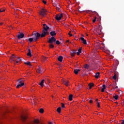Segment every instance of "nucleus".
<instances>
[{
    "instance_id": "1",
    "label": "nucleus",
    "mask_w": 124,
    "mask_h": 124,
    "mask_svg": "<svg viewBox=\"0 0 124 124\" xmlns=\"http://www.w3.org/2000/svg\"><path fill=\"white\" fill-rule=\"evenodd\" d=\"M43 29L42 30V33L40 34L36 31H34L32 33V36H34L35 39H34V41H37V40L39 38V37H45L46 35H49V32H48V30L50 29L49 26H47L46 24H43Z\"/></svg>"
},
{
    "instance_id": "2",
    "label": "nucleus",
    "mask_w": 124,
    "mask_h": 124,
    "mask_svg": "<svg viewBox=\"0 0 124 124\" xmlns=\"http://www.w3.org/2000/svg\"><path fill=\"white\" fill-rule=\"evenodd\" d=\"M20 119L23 123V124H40L39 120H35L34 122H29L27 119H28V116L27 115H21Z\"/></svg>"
},
{
    "instance_id": "3",
    "label": "nucleus",
    "mask_w": 124,
    "mask_h": 124,
    "mask_svg": "<svg viewBox=\"0 0 124 124\" xmlns=\"http://www.w3.org/2000/svg\"><path fill=\"white\" fill-rule=\"evenodd\" d=\"M46 12H47V10L44 9H42L39 12V15H41L42 17H44L46 15Z\"/></svg>"
},
{
    "instance_id": "4",
    "label": "nucleus",
    "mask_w": 124,
    "mask_h": 124,
    "mask_svg": "<svg viewBox=\"0 0 124 124\" xmlns=\"http://www.w3.org/2000/svg\"><path fill=\"white\" fill-rule=\"evenodd\" d=\"M47 42L50 44H53V42H56V38L55 37L49 38Z\"/></svg>"
},
{
    "instance_id": "5",
    "label": "nucleus",
    "mask_w": 124,
    "mask_h": 124,
    "mask_svg": "<svg viewBox=\"0 0 124 124\" xmlns=\"http://www.w3.org/2000/svg\"><path fill=\"white\" fill-rule=\"evenodd\" d=\"M62 18V14H61V15H56L55 16V19L57 21H61Z\"/></svg>"
},
{
    "instance_id": "6",
    "label": "nucleus",
    "mask_w": 124,
    "mask_h": 124,
    "mask_svg": "<svg viewBox=\"0 0 124 124\" xmlns=\"http://www.w3.org/2000/svg\"><path fill=\"white\" fill-rule=\"evenodd\" d=\"M24 36H25L24 33H21L17 35V38L18 39H21V38H24Z\"/></svg>"
},
{
    "instance_id": "7",
    "label": "nucleus",
    "mask_w": 124,
    "mask_h": 124,
    "mask_svg": "<svg viewBox=\"0 0 124 124\" xmlns=\"http://www.w3.org/2000/svg\"><path fill=\"white\" fill-rule=\"evenodd\" d=\"M62 82L64 84L65 86H66L67 87L68 86L69 84V81H65L63 79H62Z\"/></svg>"
},
{
    "instance_id": "8",
    "label": "nucleus",
    "mask_w": 124,
    "mask_h": 124,
    "mask_svg": "<svg viewBox=\"0 0 124 124\" xmlns=\"http://www.w3.org/2000/svg\"><path fill=\"white\" fill-rule=\"evenodd\" d=\"M49 33H50L51 36H52V37H54L57 35V33H56V31H50Z\"/></svg>"
},
{
    "instance_id": "9",
    "label": "nucleus",
    "mask_w": 124,
    "mask_h": 124,
    "mask_svg": "<svg viewBox=\"0 0 124 124\" xmlns=\"http://www.w3.org/2000/svg\"><path fill=\"white\" fill-rule=\"evenodd\" d=\"M80 40H81L82 43H83V44H84L85 45H86L87 44V40H86L85 39V38H83V37H81L80 38Z\"/></svg>"
},
{
    "instance_id": "10",
    "label": "nucleus",
    "mask_w": 124,
    "mask_h": 124,
    "mask_svg": "<svg viewBox=\"0 0 124 124\" xmlns=\"http://www.w3.org/2000/svg\"><path fill=\"white\" fill-rule=\"evenodd\" d=\"M99 28L100 29V30H96V32H97L98 34H101V29H102V27L99 25Z\"/></svg>"
},
{
    "instance_id": "11",
    "label": "nucleus",
    "mask_w": 124,
    "mask_h": 124,
    "mask_svg": "<svg viewBox=\"0 0 124 124\" xmlns=\"http://www.w3.org/2000/svg\"><path fill=\"white\" fill-rule=\"evenodd\" d=\"M17 61L16 60V61H14L16 63H18V62H22V59H20V58L17 57Z\"/></svg>"
},
{
    "instance_id": "12",
    "label": "nucleus",
    "mask_w": 124,
    "mask_h": 124,
    "mask_svg": "<svg viewBox=\"0 0 124 124\" xmlns=\"http://www.w3.org/2000/svg\"><path fill=\"white\" fill-rule=\"evenodd\" d=\"M25 85L24 83H22L21 84L18 83V84L16 86V89H19V88H21V87H23Z\"/></svg>"
},
{
    "instance_id": "13",
    "label": "nucleus",
    "mask_w": 124,
    "mask_h": 124,
    "mask_svg": "<svg viewBox=\"0 0 124 124\" xmlns=\"http://www.w3.org/2000/svg\"><path fill=\"white\" fill-rule=\"evenodd\" d=\"M12 58H11V60L12 61V62H16V60L14 59L15 58H17V56L14 55V54H13L12 55Z\"/></svg>"
},
{
    "instance_id": "14",
    "label": "nucleus",
    "mask_w": 124,
    "mask_h": 124,
    "mask_svg": "<svg viewBox=\"0 0 124 124\" xmlns=\"http://www.w3.org/2000/svg\"><path fill=\"white\" fill-rule=\"evenodd\" d=\"M110 86L112 87L113 89H118V86H117V83H116L114 84H110Z\"/></svg>"
},
{
    "instance_id": "15",
    "label": "nucleus",
    "mask_w": 124,
    "mask_h": 124,
    "mask_svg": "<svg viewBox=\"0 0 124 124\" xmlns=\"http://www.w3.org/2000/svg\"><path fill=\"white\" fill-rule=\"evenodd\" d=\"M44 82H45V80L43 79L39 83L40 86H41L42 88H43V86H44Z\"/></svg>"
},
{
    "instance_id": "16",
    "label": "nucleus",
    "mask_w": 124,
    "mask_h": 124,
    "mask_svg": "<svg viewBox=\"0 0 124 124\" xmlns=\"http://www.w3.org/2000/svg\"><path fill=\"white\" fill-rule=\"evenodd\" d=\"M75 54H76V50H73L71 52V56H72V57H74V56H75Z\"/></svg>"
},
{
    "instance_id": "17",
    "label": "nucleus",
    "mask_w": 124,
    "mask_h": 124,
    "mask_svg": "<svg viewBox=\"0 0 124 124\" xmlns=\"http://www.w3.org/2000/svg\"><path fill=\"white\" fill-rule=\"evenodd\" d=\"M63 59V57H62V56H60L58 58V60L59 61V62H62V60Z\"/></svg>"
},
{
    "instance_id": "18",
    "label": "nucleus",
    "mask_w": 124,
    "mask_h": 124,
    "mask_svg": "<svg viewBox=\"0 0 124 124\" xmlns=\"http://www.w3.org/2000/svg\"><path fill=\"white\" fill-rule=\"evenodd\" d=\"M27 56L29 57H31V49H28V53H27Z\"/></svg>"
},
{
    "instance_id": "19",
    "label": "nucleus",
    "mask_w": 124,
    "mask_h": 124,
    "mask_svg": "<svg viewBox=\"0 0 124 124\" xmlns=\"http://www.w3.org/2000/svg\"><path fill=\"white\" fill-rule=\"evenodd\" d=\"M17 82H18V84H22V83H24V80H23L22 78H20L17 80Z\"/></svg>"
},
{
    "instance_id": "20",
    "label": "nucleus",
    "mask_w": 124,
    "mask_h": 124,
    "mask_svg": "<svg viewBox=\"0 0 124 124\" xmlns=\"http://www.w3.org/2000/svg\"><path fill=\"white\" fill-rule=\"evenodd\" d=\"M106 89V85L105 84L103 85V88H102L101 92L102 93L104 92V90Z\"/></svg>"
},
{
    "instance_id": "21",
    "label": "nucleus",
    "mask_w": 124,
    "mask_h": 124,
    "mask_svg": "<svg viewBox=\"0 0 124 124\" xmlns=\"http://www.w3.org/2000/svg\"><path fill=\"white\" fill-rule=\"evenodd\" d=\"M37 73H41V67L39 66L38 69L37 70Z\"/></svg>"
},
{
    "instance_id": "22",
    "label": "nucleus",
    "mask_w": 124,
    "mask_h": 124,
    "mask_svg": "<svg viewBox=\"0 0 124 124\" xmlns=\"http://www.w3.org/2000/svg\"><path fill=\"white\" fill-rule=\"evenodd\" d=\"M74 73L76 74H78L79 72V71H80V69H74Z\"/></svg>"
},
{
    "instance_id": "23",
    "label": "nucleus",
    "mask_w": 124,
    "mask_h": 124,
    "mask_svg": "<svg viewBox=\"0 0 124 124\" xmlns=\"http://www.w3.org/2000/svg\"><path fill=\"white\" fill-rule=\"evenodd\" d=\"M61 109H62V108L61 107L57 108V112H58V113H59V114H61Z\"/></svg>"
},
{
    "instance_id": "24",
    "label": "nucleus",
    "mask_w": 124,
    "mask_h": 124,
    "mask_svg": "<svg viewBox=\"0 0 124 124\" xmlns=\"http://www.w3.org/2000/svg\"><path fill=\"white\" fill-rule=\"evenodd\" d=\"M100 74L99 73V72H97L96 73V74H95V78L97 79L98 78V77H99V75Z\"/></svg>"
},
{
    "instance_id": "25",
    "label": "nucleus",
    "mask_w": 124,
    "mask_h": 124,
    "mask_svg": "<svg viewBox=\"0 0 124 124\" xmlns=\"http://www.w3.org/2000/svg\"><path fill=\"white\" fill-rule=\"evenodd\" d=\"M73 97V95L72 94H70L69 96V100H70V101H71L72 100Z\"/></svg>"
},
{
    "instance_id": "26",
    "label": "nucleus",
    "mask_w": 124,
    "mask_h": 124,
    "mask_svg": "<svg viewBox=\"0 0 124 124\" xmlns=\"http://www.w3.org/2000/svg\"><path fill=\"white\" fill-rule=\"evenodd\" d=\"M113 98H114V99H115V100H118V99L119 98V95H115L113 96Z\"/></svg>"
},
{
    "instance_id": "27",
    "label": "nucleus",
    "mask_w": 124,
    "mask_h": 124,
    "mask_svg": "<svg viewBox=\"0 0 124 124\" xmlns=\"http://www.w3.org/2000/svg\"><path fill=\"white\" fill-rule=\"evenodd\" d=\"M49 48H54V47H55V46H54V45H53V44H50L49 45Z\"/></svg>"
},
{
    "instance_id": "28",
    "label": "nucleus",
    "mask_w": 124,
    "mask_h": 124,
    "mask_svg": "<svg viewBox=\"0 0 124 124\" xmlns=\"http://www.w3.org/2000/svg\"><path fill=\"white\" fill-rule=\"evenodd\" d=\"M89 67H90V66L88 65V64H86L84 65V68H85V69H88Z\"/></svg>"
},
{
    "instance_id": "29",
    "label": "nucleus",
    "mask_w": 124,
    "mask_h": 124,
    "mask_svg": "<svg viewBox=\"0 0 124 124\" xmlns=\"http://www.w3.org/2000/svg\"><path fill=\"white\" fill-rule=\"evenodd\" d=\"M39 112H40V113L42 114V113H44V109H43V108H40L39 109Z\"/></svg>"
},
{
    "instance_id": "30",
    "label": "nucleus",
    "mask_w": 124,
    "mask_h": 124,
    "mask_svg": "<svg viewBox=\"0 0 124 124\" xmlns=\"http://www.w3.org/2000/svg\"><path fill=\"white\" fill-rule=\"evenodd\" d=\"M112 78L114 80H116V79H117V75L116 73H115V75L113 76Z\"/></svg>"
},
{
    "instance_id": "31",
    "label": "nucleus",
    "mask_w": 124,
    "mask_h": 124,
    "mask_svg": "<svg viewBox=\"0 0 124 124\" xmlns=\"http://www.w3.org/2000/svg\"><path fill=\"white\" fill-rule=\"evenodd\" d=\"M25 64H27V65H30L31 66V62H24Z\"/></svg>"
},
{
    "instance_id": "32",
    "label": "nucleus",
    "mask_w": 124,
    "mask_h": 124,
    "mask_svg": "<svg viewBox=\"0 0 124 124\" xmlns=\"http://www.w3.org/2000/svg\"><path fill=\"white\" fill-rule=\"evenodd\" d=\"M55 42L56 44H57V45H60V44H61V42H60V41L59 40L56 41Z\"/></svg>"
},
{
    "instance_id": "33",
    "label": "nucleus",
    "mask_w": 124,
    "mask_h": 124,
    "mask_svg": "<svg viewBox=\"0 0 124 124\" xmlns=\"http://www.w3.org/2000/svg\"><path fill=\"white\" fill-rule=\"evenodd\" d=\"M29 41H30V42H32V41H33V38H30L29 39Z\"/></svg>"
},
{
    "instance_id": "34",
    "label": "nucleus",
    "mask_w": 124,
    "mask_h": 124,
    "mask_svg": "<svg viewBox=\"0 0 124 124\" xmlns=\"http://www.w3.org/2000/svg\"><path fill=\"white\" fill-rule=\"evenodd\" d=\"M92 13H94V14H95V15H96V16H98V13L95 11L94 12H92Z\"/></svg>"
},
{
    "instance_id": "35",
    "label": "nucleus",
    "mask_w": 124,
    "mask_h": 124,
    "mask_svg": "<svg viewBox=\"0 0 124 124\" xmlns=\"http://www.w3.org/2000/svg\"><path fill=\"white\" fill-rule=\"evenodd\" d=\"M82 87V85H80L79 86H78V88L77 89V90L79 91V90H80V89H81Z\"/></svg>"
},
{
    "instance_id": "36",
    "label": "nucleus",
    "mask_w": 124,
    "mask_h": 124,
    "mask_svg": "<svg viewBox=\"0 0 124 124\" xmlns=\"http://www.w3.org/2000/svg\"><path fill=\"white\" fill-rule=\"evenodd\" d=\"M78 52H79V53H82V48H79V49H78Z\"/></svg>"
},
{
    "instance_id": "37",
    "label": "nucleus",
    "mask_w": 124,
    "mask_h": 124,
    "mask_svg": "<svg viewBox=\"0 0 124 124\" xmlns=\"http://www.w3.org/2000/svg\"><path fill=\"white\" fill-rule=\"evenodd\" d=\"M47 59H48V58L45 57H43L42 58V60H43L44 61H46L47 60Z\"/></svg>"
},
{
    "instance_id": "38",
    "label": "nucleus",
    "mask_w": 124,
    "mask_h": 124,
    "mask_svg": "<svg viewBox=\"0 0 124 124\" xmlns=\"http://www.w3.org/2000/svg\"><path fill=\"white\" fill-rule=\"evenodd\" d=\"M62 107V108H65V106L63 104V103H61Z\"/></svg>"
},
{
    "instance_id": "39",
    "label": "nucleus",
    "mask_w": 124,
    "mask_h": 124,
    "mask_svg": "<svg viewBox=\"0 0 124 124\" xmlns=\"http://www.w3.org/2000/svg\"><path fill=\"white\" fill-rule=\"evenodd\" d=\"M95 21H96V17H95L94 19L93 20V23H95Z\"/></svg>"
},
{
    "instance_id": "40",
    "label": "nucleus",
    "mask_w": 124,
    "mask_h": 124,
    "mask_svg": "<svg viewBox=\"0 0 124 124\" xmlns=\"http://www.w3.org/2000/svg\"><path fill=\"white\" fill-rule=\"evenodd\" d=\"M5 11V10L4 9H0V13H1V12H4Z\"/></svg>"
},
{
    "instance_id": "41",
    "label": "nucleus",
    "mask_w": 124,
    "mask_h": 124,
    "mask_svg": "<svg viewBox=\"0 0 124 124\" xmlns=\"http://www.w3.org/2000/svg\"><path fill=\"white\" fill-rule=\"evenodd\" d=\"M57 10H58V11L61 12V9L60 8V7H57Z\"/></svg>"
},
{
    "instance_id": "42",
    "label": "nucleus",
    "mask_w": 124,
    "mask_h": 124,
    "mask_svg": "<svg viewBox=\"0 0 124 124\" xmlns=\"http://www.w3.org/2000/svg\"><path fill=\"white\" fill-rule=\"evenodd\" d=\"M97 107L100 108V105L99 104V102H97Z\"/></svg>"
},
{
    "instance_id": "43",
    "label": "nucleus",
    "mask_w": 124,
    "mask_h": 124,
    "mask_svg": "<svg viewBox=\"0 0 124 124\" xmlns=\"http://www.w3.org/2000/svg\"><path fill=\"white\" fill-rule=\"evenodd\" d=\"M43 3H44V4H46L47 3V2H46V1H45L44 0H43Z\"/></svg>"
},
{
    "instance_id": "44",
    "label": "nucleus",
    "mask_w": 124,
    "mask_h": 124,
    "mask_svg": "<svg viewBox=\"0 0 124 124\" xmlns=\"http://www.w3.org/2000/svg\"><path fill=\"white\" fill-rule=\"evenodd\" d=\"M89 86H90L91 87H93V83H90V84H89Z\"/></svg>"
},
{
    "instance_id": "45",
    "label": "nucleus",
    "mask_w": 124,
    "mask_h": 124,
    "mask_svg": "<svg viewBox=\"0 0 124 124\" xmlns=\"http://www.w3.org/2000/svg\"><path fill=\"white\" fill-rule=\"evenodd\" d=\"M33 101L34 102V104H35V103H37V101L36 100H33Z\"/></svg>"
},
{
    "instance_id": "46",
    "label": "nucleus",
    "mask_w": 124,
    "mask_h": 124,
    "mask_svg": "<svg viewBox=\"0 0 124 124\" xmlns=\"http://www.w3.org/2000/svg\"><path fill=\"white\" fill-rule=\"evenodd\" d=\"M70 32H71V31H69V33H68V34L69 36H72V34H70Z\"/></svg>"
},
{
    "instance_id": "47",
    "label": "nucleus",
    "mask_w": 124,
    "mask_h": 124,
    "mask_svg": "<svg viewBox=\"0 0 124 124\" xmlns=\"http://www.w3.org/2000/svg\"><path fill=\"white\" fill-rule=\"evenodd\" d=\"M81 52H77V55H78V56H79V55H80Z\"/></svg>"
},
{
    "instance_id": "48",
    "label": "nucleus",
    "mask_w": 124,
    "mask_h": 124,
    "mask_svg": "<svg viewBox=\"0 0 124 124\" xmlns=\"http://www.w3.org/2000/svg\"><path fill=\"white\" fill-rule=\"evenodd\" d=\"M78 12H79V13H82V12H84V11H81L78 10Z\"/></svg>"
},
{
    "instance_id": "49",
    "label": "nucleus",
    "mask_w": 124,
    "mask_h": 124,
    "mask_svg": "<svg viewBox=\"0 0 124 124\" xmlns=\"http://www.w3.org/2000/svg\"><path fill=\"white\" fill-rule=\"evenodd\" d=\"M89 102H90V103H93V100H90L89 101Z\"/></svg>"
},
{
    "instance_id": "50",
    "label": "nucleus",
    "mask_w": 124,
    "mask_h": 124,
    "mask_svg": "<svg viewBox=\"0 0 124 124\" xmlns=\"http://www.w3.org/2000/svg\"><path fill=\"white\" fill-rule=\"evenodd\" d=\"M0 26H2V25H3V23H2V22L0 23Z\"/></svg>"
},
{
    "instance_id": "51",
    "label": "nucleus",
    "mask_w": 124,
    "mask_h": 124,
    "mask_svg": "<svg viewBox=\"0 0 124 124\" xmlns=\"http://www.w3.org/2000/svg\"><path fill=\"white\" fill-rule=\"evenodd\" d=\"M121 124H124V120H123L122 123H121Z\"/></svg>"
},
{
    "instance_id": "52",
    "label": "nucleus",
    "mask_w": 124,
    "mask_h": 124,
    "mask_svg": "<svg viewBox=\"0 0 124 124\" xmlns=\"http://www.w3.org/2000/svg\"><path fill=\"white\" fill-rule=\"evenodd\" d=\"M67 42H69V40H68L66 41V43H67Z\"/></svg>"
},
{
    "instance_id": "53",
    "label": "nucleus",
    "mask_w": 124,
    "mask_h": 124,
    "mask_svg": "<svg viewBox=\"0 0 124 124\" xmlns=\"http://www.w3.org/2000/svg\"><path fill=\"white\" fill-rule=\"evenodd\" d=\"M92 89V86H89V90H91Z\"/></svg>"
},
{
    "instance_id": "54",
    "label": "nucleus",
    "mask_w": 124,
    "mask_h": 124,
    "mask_svg": "<svg viewBox=\"0 0 124 124\" xmlns=\"http://www.w3.org/2000/svg\"><path fill=\"white\" fill-rule=\"evenodd\" d=\"M11 29H13V27L12 26H10Z\"/></svg>"
},
{
    "instance_id": "55",
    "label": "nucleus",
    "mask_w": 124,
    "mask_h": 124,
    "mask_svg": "<svg viewBox=\"0 0 124 124\" xmlns=\"http://www.w3.org/2000/svg\"><path fill=\"white\" fill-rule=\"evenodd\" d=\"M49 124H53L52 123H49Z\"/></svg>"
},
{
    "instance_id": "56",
    "label": "nucleus",
    "mask_w": 124,
    "mask_h": 124,
    "mask_svg": "<svg viewBox=\"0 0 124 124\" xmlns=\"http://www.w3.org/2000/svg\"><path fill=\"white\" fill-rule=\"evenodd\" d=\"M98 100V99H97V100H96V101H97Z\"/></svg>"
},
{
    "instance_id": "57",
    "label": "nucleus",
    "mask_w": 124,
    "mask_h": 124,
    "mask_svg": "<svg viewBox=\"0 0 124 124\" xmlns=\"http://www.w3.org/2000/svg\"><path fill=\"white\" fill-rule=\"evenodd\" d=\"M16 15H17V14H16Z\"/></svg>"
}]
</instances>
